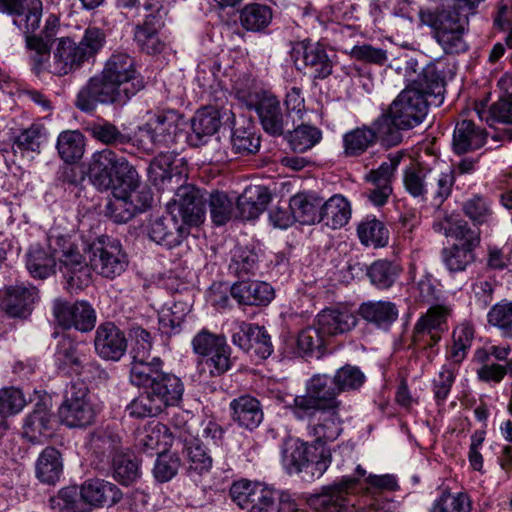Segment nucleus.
<instances>
[{
	"instance_id": "obj_1",
	"label": "nucleus",
	"mask_w": 512,
	"mask_h": 512,
	"mask_svg": "<svg viewBox=\"0 0 512 512\" xmlns=\"http://www.w3.org/2000/svg\"><path fill=\"white\" fill-rule=\"evenodd\" d=\"M88 171L97 189L112 190L114 200L109 203L108 209L115 222H127L137 212L150 207V189L139 183L138 175L128 161L112 150L94 153Z\"/></svg>"
},
{
	"instance_id": "obj_2",
	"label": "nucleus",
	"mask_w": 512,
	"mask_h": 512,
	"mask_svg": "<svg viewBox=\"0 0 512 512\" xmlns=\"http://www.w3.org/2000/svg\"><path fill=\"white\" fill-rule=\"evenodd\" d=\"M142 88L133 59L126 53H114L102 72L80 89L76 105L82 111L91 112L100 103L126 102Z\"/></svg>"
},
{
	"instance_id": "obj_3",
	"label": "nucleus",
	"mask_w": 512,
	"mask_h": 512,
	"mask_svg": "<svg viewBox=\"0 0 512 512\" xmlns=\"http://www.w3.org/2000/svg\"><path fill=\"white\" fill-rule=\"evenodd\" d=\"M26 267L36 279H46L58 268L71 290L81 289L90 279V269L79 244L68 235H50L47 249L32 246L26 256Z\"/></svg>"
},
{
	"instance_id": "obj_4",
	"label": "nucleus",
	"mask_w": 512,
	"mask_h": 512,
	"mask_svg": "<svg viewBox=\"0 0 512 512\" xmlns=\"http://www.w3.org/2000/svg\"><path fill=\"white\" fill-rule=\"evenodd\" d=\"M171 217L156 218L148 226V236L155 243L173 248L189 234V227L205 220L204 199L193 186H181L168 203Z\"/></svg>"
},
{
	"instance_id": "obj_5",
	"label": "nucleus",
	"mask_w": 512,
	"mask_h": 512,
	"mask_svg": "<svg viewBox=\"0 0 512 512\" xmlns=\"http://www.w3.org/2000/svg\"><path fill=\"white\" fill-rule=\"evenodd\" d=\"M434 104L422 91L407 84L406 88L374 121L379 140L386 146H396L402 141V130L419 125L428 113L429 105Z\"/></svg>"
},
{
	"instance_id": "obj_6",
	"label": "nucleus",
	"mask_w": 512,
	"mask_h": 512,
	"mask_svg": "<svg viewBox=\"0 0 512 512\" xmlns=\"http://www.w3.org/2000/svg\"><path fill=\"white\" fill-rule=\"evenodd\" d=\"M454 171L443 161H436L431 167L412 163L403 170L402 182L406 192L420 201L430 195L436 202L442 203L452 190Z\"/></svg>"
},
{
	"instance_id": "obj_7",
	"label": "nucleus",
	"mask_w": 512,
	"mask_h": 512,
	"mask_svg": "<svg viewBox=\"0 0 512 512\" xmlns=\"http://www.w3.org/2000/svg\"><path fill=\"white\" fill-rule=\"evenodd\" d=\"M332 453L329 447L316 446L298 438L286 440L282 447V465L290 475L305 481L319 479L329 468Z\"/></svg>"
},
{
	"instance_id": "obj_8",
	"label": "nucleus",
	"mask_w": 512,
	"mask_h": 512,
	"mask_svg": "<svg viewBox=\"0 0 512 512\" xmlns=\"http://www.w3.org/2000/svg\"><path fill=\"white\" fill-rule=\"evenodd\" d=\"M184 383L178 376L163 372L156 381L127 406L131 417L157 416L168 407L178 406L183 398Z\"/></svg>"
},
{
	"instance_id": "obj_9",
	"label": "nucleus",
	"mask_w": 512,
	"mask_h": 512,
	"mask_svg": "<svg viewBox=\"0 0 512 512\" xmlns=\"http://www.w3.org/2000/svg\"><path fill=\"white\" fill-rule=\"evenodd\" d=\"M185 125L183 116L174 110L150 113L147 121L138 127L134 139L143 150L153 151L174 143Z\"/></svg>"
},
{
	"instance_id": "obj_10",
	"label": "nucleus",
	"mask_w": 512,
	"mask_h": 512,
	"mask_svg": "<svg viewBox=\"0 0 512 512\" xmlns=\"http://www.w3.org/2000/svg\"><path fill=\"white\" fill-rule=\"evenodd\" d=\"M444 234L455 243L443 251V260L451 272H459L474 261V248L479 244V235L466 221L458 216L446 217L442 223Z\"/></svg>"
},
{
	"instance_id": "obj_11",
	"label": "nucleus",
	"mask_w": 512,
	"mask_h": 512,
	"mask_svg": "<svg viewBox=\"0 0 512 512\" xmlns=\"http://www.w3.org/2000/svg\"><path fill=\"white\" fill-rule=\"evenodd\" d=\"M339 392L330 376L315 375L307 382L306 393L293 399V413L303 419L316 411L341 409V402L337 399Z\"/></svg>"
},
{
	"instance_id": "obj_12",
	"label": "nucleus",
	"mask_w": 512,
	"mask_h": 512,
	"mask_svg": "<svg viewBox=\"0 0 512 512\" xmlns=\"http://www.w3.org/2000/svg\"><path fill=\"white\" fill-rule=\"evenodd\" d=\"M364 476L365 470L358 465L354 475L343 476L338 482L323 487L307 498V504L319 512H345L354 506L350 495L360 487V478Z\"/></svg>"
},
{
	"instance_id": "obj_13",
	"label": "nucleus",
	"mask_w": 512,
	"mask_h": 512,
	"mask_svg": "<svg viewBox=\"0 0 512 512\" xmlns=\"http://www.w3.org/2000/svg\"><path fill=\"white\" fill-rule=\"evenodd\" d=\"M194 353L201 356L199 366L211 376H219L230 369L231 349L226 338L206 329L199 331L192 339Z\"/></svg>"
},
{
	"instance_id": "obj_14",
	"label": "nucleus",
	"mask_w": 512,
	"mask_h": 512,
	"mask_svg": "<svg viewBox=\"0 0 512 512\" xmlns=\"http://www.w3.org/2000/svg\"><path fill=\"white\" fill-rule=\"evenodd\" d=\"M58 417L70 428L85 427L93 422L95 408L85 383L74 382L68 387Z\"/></svg>"
},
{
	"instance_id": "obj_15",
	"label": "nucleus",
	"mask_w": 512,
	"mask_h": 512,
	"mask_svg": "<svg viewBox=\"0 0 512 512\" xmlns=\"http://www.w3.org/2000/svg\"><path fill=\"white\" fill-rule=\"evenodd\" d=\"M90 268L97 274L114 278L125 271L128 257L117 240L99 238L88 248Z\"/></svg>"
},
{
	"instance_id": "obj_16",
	"label": "nucleus",
	"mask_w": 512,
	"mask_h": 512,
	"mask_svg": "<svg viewBox=\"0 0 512 512\" xmlns=\"http://www.w3.org/2000/svg\"><path fill=\"white\" fill-rule=\"evenodd\" d=\"M291 57L297 70L314 78L324 79L332 73V62L319 42L308 39L296 42L291 49Z\"/></svg>"
},
{
	"instance_id": "obj_17",
	"label": "nucleus",
	"mask_w": 512,
	"mask_h": 512,
	"mask_svg": "<svg viewBox=\"0 0 512 512\" xmlns=\"http://www.w3.org/2000/svg\"><path fill=\"white\" fill-rule=\"evenodd\" d=\"M399 72L404 71L406 82L410 86H416L427 98H433L434 105L443 102L444 81L441 73L434 63H429L418 72V62L410 58L403 68H397Z\"/></svg>"
},
{
	"instance_id": "obj_18",
	"label": "nucleus",
	"mask_w": 512,
	"mask_h": 512,
	"mask_svg": "<svg viewBox=\"0 0 512 512\" xmlns=\"http://www.w3.org/2000/svg\"><path fill=\"white\" fill-rule=\"evenodd\" d=\"M422 22L434 29L435 39L446 53H458L465 50L462 39L463 25L459 19L453 18L448 13L434 15L421 14Z\"/></svg>"
},
{
	"instance_id": "obj_19",
	"label": "nucleus",
	"mask_w": 512,
	"mask_h": 512,
	"mask_svg": "<svg viewBox=\"0 0 512 512\" xmlns=\"http://www.w3.org/2000/svg\"><path fill=\"white\" fill-rule=\"evenodd\" d=\"M52 310L56 321L64 328L88 332L95 327L96 313L87 301L68 303L58 298L53 301Z\"/></svg>"
},
{
	"instance_id": "obj_20",
	"label": "nucleus",
	"mask_w": 512,
	"mask_h": 512,
	"mask_svg": "<svg viewBox=\"0 0 512 512\" xmlns=\"http://www.w3.org/2000/svg\"><path fill=\"white\" fill-rule=\"evenodd\" d=\"M0 11L13 17V24L26 36L38 29L42 3L40 0H0Z\"/></svg>"
},
{
	"instance_id": "obj_21",
	"label": "nucleus",
	"mask_w": 512,
	"mask_h": 512,
	"mask_svg": "<svg viewBox=\"0 0 512 512\" xmlns=\"http://www.w3.org/2000/svg\"><path fill=\"white\" fill-rule=\"evenodd\" d=\"M450 309L446 306H433L422 315L414 327L415 343H426L433 347L441 339Z\"/></svg>"
},
{
	"instance_id": "obj_22",
	"label": "nucleus",
	"mask_w": 512,
	"mask_h": 512,
	"mask_svg": "<svg viewBox=\"0 0 512 512\" xmlns=\"http://www.w3.org/2000/svg\"><path fill=\"white\" fill-rule=\"evenodd\" d=\"M340 409L322 410L312 413L315 422L308 425V434L314 438L316 446L328 447L327 444L335 441L342 432V419Z\"/></svg>"
},
{
	"instance_id": "obj_23",
	"label": "nucleus",
	"mask_w": 512,
	"mask_h": 512,
	"mask_svg": "<svg viewBox=\"0 0 512 512\" xmlns=\"http://www.w3.org/2000/svg\"><path fill=\"white\" fill-rule=\"evenodd\" d=\"M314 321L325 337L345 334L357 325L356 315L347 307L323 309Z\"/></svg>"
},
{
	"instance_id": "obj_24",
	"label": "nucleus",
	"mask_w": 512,
	"mask_h": 512,
	"mask_svg": "<svg viewBox=\"0 0 512 512\" xmlns=\"http://www.w3.org/2000/svg\"><path fill=\"white\" fill-rule=\"evenodd\" d=\"M94 344L101 358L112 361L120 360L127 348L124 333L113 323H105L97 328Z\"/></svg>"
},
{
	"instance_id": "obj_25",
	"label": "nucleus",
	"mask_w": 512,
	"mask_h": 512,
	"mask_svg": "<svg viewBox=\"0 0 512 512\" xmlns=\"http://www.w3.org/2000/svg\"><path fill=\"white\" fill-rule=\"evenodd\" d=\"M231 296L243 305H268L275 297L273 287L264 281L243 280L231 286Z\"/></svg>"
},
{
	"instance_id": "obj_26",
	"label": "nucleus",
	"mask_w": 512,
	"mask_h": 512,
	"mask_svg": "<svg viewBox=\"0 0 512 512\" xmlns=\"http://www.w3.org/2000/svg\"><path fill=\"white\" fill-rule=\"evenodd\" d=\"M85 61L77 44L70 38H60L53 51V61L48 69L56 75H67Z\"/></svg>"
},
{
	"instance_id": "obj_27",
	"label": "nucleus",
	"mask_w": 512,
	"mask_h": 512,
	"mask_svg": "<svg viewBox=\"0 0 512 512\" xmlns=\"http://www.w3.org/2000/svg\"><path fill=\"white\" fill-rule=\"evenodd\" d=\"M122 497L116 485L102 479L85 481L80 488V498L85 503L94 506L113 505Z\"/></svg>"
},
{
	"instance_id": "obj_28",
	"label": "nucleus",
	"mask_w": 512,
	"mask_h": 512,
	"mask_svg": "<svg viewBox=\"0 0 512 512\" xmlns=\"http://www.w3.org/2000/svg\"><path fill=\"white\" fill-rule=\"evenodd\" d=\"M269 201L270 193L265 186H248L237 200L238 217L243 220L258 218Z\"/></svg>"
},
{
	"instance_id": "obj_29",
	"label": "nucleus",
	"mask_w": 512,
	"mask_h": 512,
	"mask_svg": "<svg viewBox=\"0 0 512 512\" xmlns=\"http://www.w3.org/2000/svg\"><path fill=\"white\" fill-rule=\"evenodd\" d=\"M135 442L144 452L166 450L172 445L173 436L165 424L151 421L136 432Z\"/></svg>"
},
{
	"instance_id": "obj_30",
	"label": "nucleus",
	"mask_w": 512,
	"mask_h": 512,
	"mask_svg": "<svg viewBox=\"0 0 512 512\" xmlns=\"http://www.w3.org/2000/svg\"><path fill=\"white\" fill-rule=\"evenodd\" d=\"M85 354L79 347V343L69 336L63 335L57 342L54 353V362L59 371L64 373H77L81 370Z\"/></svg>"
},
{
	"instance_id": "obj_31",
	"label": "nucleus",
	"mask_w": 512,
	"mask_h": 512,
	"mask_svg": "<svg viewBox=\"0 0 512 512\" xmlns=\"http://www.w3.org/2000/svg\"><path fill=\"white\" fill-rule=\"evenodd\" d=\"M263 129L271 135H281L284 130V115L279 100L272 94H263L256 106Z\"/></svg>"
},
{
	"instance_id": "obj_32",
	"label": "nucleus",
	"mask_w": 512,
	"mask_h": 512,
	"mask_svg": "<svg viewBox=\"0 0 512 512\" xmlns=\"http://www.w3.org/2000/svg\"><path fill=\"white\" fill-rule=\"evenodd\" d=\"M289 209L297 222L313 225L321 219V198L314 193H298L290 199Z\"/></svg>"
},
{
	"instance_id": "obj_33",
	"label": "nucleus",
	"mask_w": 512,
	"mask_h": 512,
	"mask_svg": "<svg viewBox=\"0 0 512 512\" xmlns=\"http://www.w3.org/2000/svg\"><path fill=\"white\" fill-rule=\"evenodd\" d=\"M221 126L220 112L213 107L197 111L191 120L192 134L189 136L194 145H199L214 135Z\"/></svg>"
},
{
	"instance_id": "obj_34",
	"label": "nucleus",
	"mask_w": 512,
	"mask_h": 512,
	"mask_svg": "<svg viewBox=\"0 0 512 512\" xmlns=\"http://www.w3.org/2000/svg\"><path fill=\"white\" fill-rule=\"evenodd\" d=\"M37 299L38 290L36 287L18 284L7 289L3 306L9 315L22 317Z\"/></svg>"
},
{
	"instance_id": "obj_35",
	"label": "nucleus",
	"mask_w": 512,
	"mask_h": 512,
	"mask_svg": "<svg viewBox=\"0 0 512 512\" xmlns=\"http://www.w3.org/2000/svg\"><path fill=\"white\" fill-rule=\"evenodd\" d=\"M486 141L484 129L477 127L471 120L457 123L453 134L455 152L461 154L481 148Z\"/></svg>"
},
{
	"instance_id": "obj_36",
	"label": "nucleus",
	"mask_w": 512,
	"mask_h": 512,
	"mask_svg": "<svg viewBox=\"0 0 512 512\" xmlns=\"http://www.w3.org/2000/svg\"><path fill=\"white\" fill-rule=\"evenodd\" d=\"M63 473V459L61 453L53 448H45L38 456L35 464L37 479L48 485L59 481Z\"/></svg>"
},
{
	"instance_id": "obj_37",
	"label": "nucleus",
	"mask_w": 512,
	"mask_h": 512,
	"mask_svg": "<svg viewBox=\"0 0 512 512\" xmlns=\"http://www.w3.org/2000/svg\"><path fill=\"white\" fill-rule=\"evenodd\" d=\"M320 215V222L332 229H339L351 218L350 202L340 194L333 195L326 202L321 201Z\"/></svg>"
},
{
	"instance_id": "obj_38",
	"label": "nucleus",
	"mask_w": 512,
	"mask_h": 512,
	"mask_svg": "<svg viewBox=\"0 0 512 512\" xmlns=\"http://www.w3.org/2000/svg\"><path fill=\"white\" fill-rule=\"evenodd\" d=\"M230 407L233 411V420L247 429H254L263 420V411L257 399L251 396H242L234 399Z\"/></svg>"
},
{
	"instance_id": "obj_39",
	"label": "nucleus",
	"mask_w": 512,
	"mask_h": 512,
	"mask_svg": "<svg viewBox=\"0 0 512 512\" xmlns=\"http://www.w3.org/2000/svg\"><path fill=\"white\" fill-rule=\"evenodd\" d=\"M359 315L378 327H388L398 318L396 305L389 301H368L359 307Z\"/></svg>"
},
{
	"instance_id": "obj_40",
	"label": "nucleus",
	"mask_w": 512,
	"mask_h": 512,
	"mask_svg": "<svg viewBox=\"0 0 512 512\" xmlns=\"http://www.w3.org/2000/svg\"><path fill=\"white\" fill-rule=\"evenodd\" d=\"M163 363L159 357H153L151 360H136L131 362L130 382L137 386L148 390L156 378L163 373Z\"/></svg>"
},
{
	"instance_id": "obj_41",
	"label": "nucleus",
	"mask_w": 512,
	"mask_h": 512,
	"mask_svg": "<svg viewBox=\"0 0 512 512\" xmlns=\"http://www.w3.org/2000/svg\"><path fill=\"white\" fill-rule=\"evenodd\" d=\"M189 312L190 306L185 302L164 304L158 313L159 330L167 335L179 333Z\"/></svg>"
},
{
	"instance_id": "obj_42",
	"label": "nucleus",
	"mask_w": 512,
	"mask_h": 512,
	"mask_svg": "<svg viewBox=\"0 0 512 512\" xmlns=\"http://www.w3.org/2000/svg\"><path fill=\"white\" fill-rule=\"evenodd\" d=\"M481 120L489 125L494 123L512 124V95L501 97L487 110V100L477 102L474 108Z\"/></svg>"
},
{
	"instance_id": "obj_43",
	"label": "nucleus",
	"mask_w": 512,
	"mask_h": 512,
	"mask_svg": "<svg viewBox=\"0 0 512 512\" xmlns=\"http://www.w3.org/2000/svg\"><path fill=\"white\" fill-rule=\"evenodd\" d=\"M357 235L365 246L384 247L389 241V232L375 216H367L357 226Z\"/></svg>"
},
{
	"instance_id": "obj_44",
	"label": "nucleus",
	"mask_w": 512,
	"mask_h": 512,
	"mask_svg": "<svg viewBox=\"0 0 512 512\" xmlns=\"http://www.w3.org/2000/svg\"><path fill=\"white\" fill-rule=\"evenodd\" d=\"M50 414L44 409L35 410L25 420L23 436L32 443H40L52 435Z\"/></svg>"
},
{
	"instance_id": "obj_45",
	"label": "nucleus",
	"mask_w": 512,
	"mask_h": 512,
	"mask_svg": "<svg viewBox=\"0 0 512 512\" xmlns=\"http://www.w3.org/2000/svg\"><path fill=\"white\" fill-rule=\"evenodd\" d=\"M84 146V136L77 130L60 133L56 144L61 159L67 163L81 159L84 154Z\"/></svg>"
},
{
	"instance_id": "obj_46",
	"label": "nucleus",
	"mask_w": 512,
	"mask_h": 512,
	"mask_svg": "<svg viewBox=\"0 0 512 512\" xmlns=\"http://www.w3.org/2000/svg\"><path fill=\"white\" fill-rule=\"evenodd\" d=\"M376 139H379L378 131L373 124V129L363 126L356 128L343 137L346 155H359L366 151Z\"/></svg>"
},
{
	"instance_id": "obj_47",
	"label": "nucleus",
	"mask_w": 512,
	"mask_h": 512,
	"mask_svg": "<svg viewBox=\"0 0 512 512\" xmlns=\"http://www.w3.org/2000/svg\"><path fill=\"white\" fill-rule=\"evenodd\" d=\"M272 18V10L261 4L246 5L240 13L241 25L246 30L253 32H260L267 28Z\"/></svg>"
},
{
	"instance_id": "obj_48",
	"label": "nucleus",
	"mask_w": 512,
	"mask_h": 512,
	"mask_svg": "<svg viewBox=\"0 0 512 512\" xmlns=\"http://www.w3.org/2000/svg\"><path fill=\"white\" fill-rule=\"evenodd\" d=\"M114 478L124 484L129 485L140 476V469L134 455L127 452H117L113 457Z\"/></svg>"
},
{
	"instance_id": "obj_49",
	"label": "nucleus",
	"mask_w": 512,
	"mask_h": 512,
	"mask_svg": "<svg viewBox=\"0 0 512 512\" xmlns=\"http://www.w3.org/2000/svg\"><path fill=\"white\" fill-rule=\"evenodd\" d=\"M400 272L401 267L397 263L379 260L370 266L368 276L377 288L388 289L395 283Z\"/></svg>"
},
{
	"instance_id": "obj_50",
	"label": "nucleus",
	"mask_w": 512,
	"mask_h": 512,
	"mask_svg": "<svg viewBox=\"0 0 512 512\" xmlns=\"http://www.w3.org/2000/svg\"><path fill=\"white\" fill-rule=\"evenodd\" d=\"M489 325L499 329L504 337L512 338V301L502 300L487 313Z\"/></svg>"
},
{
	"instance_id": "obj_51",
	"label": "nucleus",
	"mask_w": 512,
	"mask_h": 512,
	"mask_svg": "<svg viewBox=\"0 0 512 512\" xmlns=\"http://www.w3.org/2000/svg\"><path fill=\"white\" fill-rule=\"evenodd\" d=\"M26 48L29 52L33 70L36 73L47 70L49 66L48 60L50 58L49 41L36 35H27Z\"/></svg>"
},
{
	"instance_id": "obj_52",
	"label": "nucleus",
	"mask_w": 512,
	"mask_h": 512,
	"mask_svg": "<svg viewBox=\"0 0 512 512\" xmlns=\"http://www.w3.org/2000/svg\"><path fill=\"white\" fill-rule=\"evenodd\" d=\"M401 158L402 154L399 152L391 154L389 158L382 162L377 169L371 170L368 174H366V181L373 187L392 188V178L398 165L401 162Z\"/></svg>"
},
{
	"instance_id": "obj_53",
	"label": "nucleus",
	"mask_w": 512,
	"mask_h": 512,
	"mask_svg": "<svg viewBox=\"0 0 512 512\" xmlns=\"http://www.w3.org/2000/svg\"><path fill=\"white\" fill-rule=\"evenodd\" d=\"M465 215L475 224H486L493 220L492 203L481 195H473L463 203Z\"/></svg>"
},
{
	"instance_id": "obj_54",
	"label": "nucleus",
	"mask_w": 512,
	"mask_h": 512,
	"mask_svg": "<svg viewBox=\"0 0 512 512\" xmlns=\"http://www.w3.org/2000/svg\"><path fill=\"white\" fill-rule=\"evenodd\" d=\"M209 209L212 222L217 226L225 225L235 215L233 202L223 192L215 191L209 196Z\"/></svg>"
},
{
	"instance_id": "obj_55",
	"label": "nucleus",
	"mask_w": 512,
	"mask_h": 512,
	"mask_svg": "<svg viewBox=\"0 0 512 512\" xmlns=\"http://www.w3.org/2000/svg\"><path fill=\"white\" fill-rule=\"evenodd\" d=\"M175 157L172 153H161L151 162L148 168V175L150 181L159 188H164L166 181H171L173 178L172 165Z\"/></svg>"
},
{
	"instance_id": "obj_56",
	"label": "nucleus",
	"mask_w": 512,
	"mask_h": 512,
	"mask_svg": "<svg viewBox=\"0 0 512 512\" xmlns=\"http://www.w3.org/2000/svg\"><path fill=\"white\" fill-rule=\"evenodd\" d=\"M409 297L416 303H430L439 298L440 290L436 279L430 274L422 275L409 289Z\"/></svg>"
},
{
	"instance_id": "obj_57",
	"label": "nucleus",
	"mask_w": 512,
	"mask_h": 512,
	"mask_svg": "<svg viewBox=\"0 0 512 512\" xmlns=\"http://www.w3.org/2000/svg\"><path fill=\"white\" fill-rule=\"evenodd\" d=\"M321 138L322 133L318 128L301 125L290 134L289 143L294 151L305 152L319 143Z\"/></svg>"
},
{
	"instance_id": "obj_58",
	"label": "nucleus",
	"mask_w": 512,
	"mask_h": 512,
	"mask_svg": "<svg viewBox=\"0 0 512 512\" xmlns=\"http://www.w3.org/2000/svg\"><path fill=\"white\" fill-rule=\"evenodd\" d=\"M260 482L241 479L233 483L230 494L233 501L243 509L252 511Z\"/></svg>"
},
{
	"instance_id": "obj_59",
	"label": "nucleus",
	"mask_w": 512,
	"mask_h": 512,
	"mask_svg": "<svg viewBox=\"0 0 512 512\" xmlns=\"http://www.w3.org/2000/svg\"><path fill=\"white\" fill-rule=\"evenodd\" d=\"M46 141V129L41 125L34 124L23 130L16 137L14 144L22 151L39 152L41 145Z\"/></svg>"
},
{
	"instance_id": "obj_60",
	"label": "nucleus",
	"mask_w": 512,
	"mask_h": 512,
	"mask_svg": "<svg viewBox=\"0 0 512 512\" xmlns=\"http://www.w3.org/2000/svg\"><path fill=\"white\" fill-rule=\"evenodd\" d=\"M337 391L355 390L365 382V375L356 366L346 365L339 368L332 379Z\"/></svg>"
},
{
	"instance_id": "obj_61",
	"label": "nucleus",
	"mask_w": 512,
	"mask_h": 512,
	"mask_svg": "<svg viewBox=\"0 0 512 512\" xmlns=\"http://www.w3.org/2000/svg\"><path fill=\"white\" fill-rule=\"evenodd\" d=\"M457 374L452 364H444L433 380L434 398L438 404L444 403L450 394Z\"/></svg>"
},
{
	"instance_id": "obj_62",
	"label": "nucleus",
	"mask_w": 512,
	"mask_h": 512,
	"mask_svg": "<svg viewBox=\"0 0 512 512\" xmlns=\"http://www.w3.org/2000/svg\"><path fill=\"white\" fill-rule=\"evenodd\" d=\"M470 500L463 493L442 494L436 499L429 512H469Z\"/></svg>"
},
{
	"instance_id": "obj_63",
	"label": "nucleus",
	"mask_w": 512,
	"mask_h": 512,
	"mask_svg": "<svg viewBox=\"0 0 512 512\" xmlns=\"http://www.w3.org/2000/svg\"><path fill=\"white\" fill-rule=\"evenodd\" d=\"M26 400L23 393L14 387L0 389V415L11 416L23 410Z\"/></svg>"
},
{
	"instance_id": "obj_64",
	"label": "nucleus",
	"mask_w": 512,
	"mask_h": 512,
	"mask_svg": "<svg viewBox=\"0 0 512 512\" xmlns=\"http://www.w3.org/2000/svg\"><path fill=\"white\" fill-rule=\"evenodd\" d=\"M257 255L246 247H237L229 264V270L235 275L241 276L251 273L256 268Z\"/></svg>"
}]
</instances>
